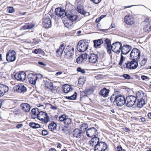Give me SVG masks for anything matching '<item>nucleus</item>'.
<instances>
[{
    "instance_id": "nucleus-41",
    "label": "nucleus",
    "mask_w": 151,
    "mask_h": 151,
    "mask_svg": "<svg viewBox=\"0 0 151 151\" xmlns=\"http://www.w3.org/2000/svg\"><path fill=\"white\" fill-rule=\"evenodd\" d=\"M89 144L90 146L94 147V151H99V148L97 147L98 146L96 144L95 145H94V143H89Z\"/></svg>"
},
{
    "instance_id": "nucleus-18",
    "label": "nucleus",
    "mask_w": 151,
    "mask_h": 151,
    "mask_svg": "<svg viewBox=\"0 0 151 151\" xmlns=\"http://www.w3.org/2000/svg\"><path fill=\"white\" fill-rule=\"evenodd\" d=\"M20 106L22 110L27 112H29L31 108L30 105L27 103L21 104Z\"/></svg>"
},
{
    "instance_id": "nucleus-27",
    "label": "nucleus",
    "mask_w": 151,
    "mask_h": 151,
    "mask_svg": "<svg viewBox=\"0 0 151 151\" xmlns=\"http://www.w3.org/2000/svg\"><path fill=\"white\" fill-rule=\"evenodd\" d=\"M77 93L75 91L74 93L70 96H64L66 99L69 100H76L77 99Z\"/></svg>"
},
{
    "instance_id": "nucleus-29",
    "label": "nucleus",
    "mask_w": 151,
    "mask_h": 151,
    "mask_svg": "<svg viewBox=\"0 0 151 151\" xmlns=\"http://www.w3.org/2000/svg\"><path fill=\"white\" fill-rule=\"evenodd\" d=\"M63 23L65 26L68 28H70L73 24L72 22L69 19L64 21Z\"/></svg>"
},
{
    "instance_id": "nucleus-4",
    "label": "nucleus",
    "mask_w": 151,
    "mask_h": 151,
    "mask_svg": "<svg viewBox=\"0 0 151 151\" xmlns=\"http://www.w3.org/2000/svg\"><path fill=\"white\" fill-rule=\"evenodd\" d=\"M130 60H131L130 61H128L123 65L122 64V65H119V67H120V68L122 69H126L134 70L136 69L138 67L137 65L135 63L134 66H132V65L135 63L132 59Z\"/></svg>"
},
{
    "instance_id": "nucleus-38",
    "label": "nucleus",
    "mask_w": 151,
    "mask_h": 151,
    "mask_svg": "<svg viewBox=\"0 0 151 151\" xmlns=\"http://www.w3.org/2000/svg\"><path fill=\"white\" fill-rule=\"evenodd\" d=\"M80 55L81 57V59L82 60L83 62H84V61L86 60V59H87V56L88 55V54L86 52L84 53L80 54Z\"/></svg>"
},
{
    "instance_id": "nucleus-44",
    "label": "nucleus",
    "mask_w": 151,
    "mask_h": 151,
    "mask_svg": "<svg viewBox=\"0 0 151 151\" xmlns=\"http://www.w3.org/2000/svg\"><path fill=\"white\" fill-rule=\"evenodd\" d=\"M55 124L56 122L53 121H52L51 122V123L49 124L48 126V128L50 131H51L50 128H52V127H53Z\"/></svg>"
},
{
    "instance_id": "nucleus-46",
    "label": "nucleus",
    "mask_w": 151,
    "mask_h": 151,
    "mask_svg": "<svg viewBox=\"0 0 151 151\" xmlns=\"http://www.w3.org/2000/svg\"><path fill=\"white\" fill-rule=\"evenodd\" d=\"M2 85L3 86H2L3 89V90H4L3 91L4 92V94L5 93L8 91L9 88L7 86L3 84H2Z\"/></svg>"
},
{
    "instance_id": "nucleus-35",
    "label": "nucleus",
    "mask_w": 151,
    "mask_h": 151,
    "mask_svg": "<svg viewBox=\"0 0 151 151\" xmlns=\"http://www.w3.org/2000/svg\"><path fill=\"white\" fill-rule=\"evenodd\" d=\"M111 44V41L108 38H106L104 40V46L106 48V47H108Z\"/></svg>"
},
{
    "instance_id": "nucleus-32",
    "label": "nucleus",
    "mask_w": 151,
    "mask_h": 151,
    "mask_svg": "<svg viewBox=\"0 0 151 151\" xmlns=\"http://www.w3.org/2000/svg\"><path fill=\"white\" fill-rule=\"evenodd\" d=\"M94 133L93 131L91 129L88 130V128H87L86 131V136L89 137L91 138L93 137V133Z\"/></svg>"
},
{
    "instance_id": "nucleus-47",
    "label": "nucleus",
    "mask_w": 151,
    "mask_h": 151,
    "mask_svg": "<svg viewBox=\"0 0 151 151\" xmlns=\"http://www.w3.org/2000/svg\"><path fill=\"white\" fill-rule=\"evenodd\" d=\"M76 62L78 64H81L83 62L82 60L81 59V57L80 55L77 58L76 60Z\"/></svg>"
},
{
    "instance_id": "nucleus-64",
    "label": "nucleus",
    "mask_w": 151,
    "mask_h": 151,
    "mask_svg": "<svg viewBox=\"0 0 151 151\" xmlns=\"http://www.w3.org/2000/svg\"><path fill=\"white\" fill-rule=\"evenodd\" d=\"M62 131L65 133H66V131H67L68 133L70 132V129H65L62 128Z\"/></svg>"
},
{
    "instance_id": "nucleus-37",
    "label": "nucleus",
    "mask_w": 151,
    "mask_h": 151,
    "mask_svg": "<svg viewBox=\"0 0 151 151\" xmlns=\"http://www.w3.org/2000/svg\"><path fill=\"white\" fill-rule=\"evenodd\" d=\"M77 10L79 13L84 15L86 14V12L82 8L81 9L80 6H77Z\"/></svg>"
},
{
    "instance_id": "nucleus-50",
    "label": "nucleus",
    "mask_w": 151,
    "mask_h": 151,
    "mask_svg": "<svg viewBox=\"0 0 151 151\" xmlns=\"http://www.w3.org/2000/svg\"><path fill=\"white\" fill-rule=\"evenodd\" d=\"M45 104L46 105H48L50 106H51L50 108V109H51L52 110H57V106H54L51 104L47 103H45Z\"/></svg>"
},
{
    "instance_id": "nucleus-55",
    "label": "nucleus",
    "mask_w": 151,
    "mask_h": 151,
    "mask_svg": "<svg viewBox=\"0 0 151 151\" xmlns=\"http://www.w3.org/2000/svg\"><path fill=\"white\" fill-rule=\"evenodd\" d=\"M84 77L83 76H81L79 78L78 81V84L79 85H82V82L84 80Z\"/></svg>"
},
{
    "instance_id": "nucleus-30",
    "label": "nucleus",
    "mask_w": 151,
    "mask_h": 151,
    "mask_svg": "<svg viewBox=\"0 0 151 151\" xmlns=\"http://www.w3.org/2000/svg\"><path fill=\"white\" fill-rule=\"evenodd\" d=\"M67 115L65 114L61 115L59 117L58 121L60 122H63L64 121L67 120Z\"/></svg>"
},
{
    "instance_id": "nucleus-7",
    "label": "nucleus",
    "mask_w": 151,
    "mask_h": 151,
    "mask_svg": "<svg viewBox=\"0 0 151 151\" xmlns=\"http://www.w3.org/2000/svg\"><path fill=\"white\" fill-rule=\"evenodd\" d=\"M27 78L29 83L33 85H36L37 77L35 76V73H31L27 75Z\"/></svg>"
},
{
    "instance_id": "nucleus-26",
    "label": "nucleus",
    "mask_w": 151,
    "mask_h": 151,
    "mask_svg": "<svg viewBox=\"0 0 151 151\" xmlns=\"http://www.w3.org/2000/svg\"><path fill=\"white\" fill-rule=\"evenodd\" d=\"M16 59V55H13L11 54V55H6V61L8 63H10L14 61Z\"/></svg>"
},
{
    "instance_id": "nucleus-49",
    "label": "nucleus",
    "mask_w": 151,
    "mask_h": 151,
    "mask_svg": "<svg viewBox=\"0 0 151 151\" xmlns=\"http://www.w3.org/2000/svg\"><path fill=\"white\" fill-rule=\"evenodd\" d=\"M2 86H3L2 84L0 83V98L4 95V93L3 91L4 90Z\"/></svg>"
},
{
    "instance_id": "nucleus-16",
    "label": "nucleus",
    "mask_w": 151,
    "mask_h": 151,
    "mask_svg": "<svg viewBox=\"0 0 151 151\" xmlns=\"http://www.w3.org/2000/svg\"><path fill=\"white\" fill-rule=\"evenodd\" d=\"M64 56L65 58L71 59L73 57V53H71L70 49L66 47L64 52Z\"/></svg>"
},
{
    "instance_id": "nucleus-22",
    "label": "nucleus",
    "mask_w": 151,
    "mask_h": 151,
    "mask_svg": "<svg viewBox=\"0 0 151 151\" xmlns=\"http://www.w3.org/2000/svg\"><path fill=\"white\" fill-rule=\"evenodd\" d=\"M128 53L127 52H124L123 50L121 51V55H120V60L119 61L118 63V65L119 66L122 65V64L124 60H125V58L124 57L123 55H126L128 54Z\"/></svg>"
},
{
    "instance_id": "nucleus-3",
    "label": "nucleus",
    "mask_w": 151,
    "mask_h": 151,
    "mask_svg": "<svg viewBox=\"0 0 151 151\" xmlns=\"http://www.w3.org/2000/svg\"><path fill=\"white\" fill-rule=\"evenodd\" d=\"M122 94H117L114 97L111 96L109 98L111 103L112 105L117 107H121V101H122L121 97Z\"/></svg>"
},
{
    "instance_id": "nucleus-5",
    "label": "nucleus",
    "mask_w": 151,
    "mask_h": 151,
    "mask_svg": "<svg viewBox=\"0 0 151 151\" xmlns=\"http://www.w3.org/2000/svg\"><path fill=\"white\" fill-rule=\"evenodd\" d=\"M13 89L14 92L19 93H24L27 91V88L24 85L21 84H17L14 86Z\"/></svg>"
},
{
    "instance_id": "nucleus-39",
    "label": "nucleus",
    "mask_w": 151,
    "mask_h": 151,
    "mask_svg": "<svg viewBox=\"0 0 151 151\" xmlns=\"http://www.w3.org/2000/svg\"><path fill=\"white\" fill-rule=\"evenodd\" d=\"M17 75V79L16 80L20 81H23V78L22 76H21L20 73H16Z\"/></svg>"
},
{
    "instance_id": "nucleus-12",
    "label": "nucleus",
    "mask_w": 151,
    "mask_h": 151,
    "mask_svg": "<svg viewBox=\"0 0 151 151\" xmlns=\"http://www.w3.org/2000/svg\"><path fill=\"white\" fill-rule=\"evenodd\" d=\"M80 129H78V134L79 136V137H81V134H84V132L87 130V128L88 127V125L87 123H84L81 124L80 126Z\"/></svg>"
},
{
    "instance_id": "nucleus-1",
    "label": "nucleus",
    "mask_w": 151,
    "mask_h": 151,
    "mask_svg": "<svg viewBox=\"0 0 151 151\" xmlns=\"http://www.w3.org/2000/svg\"><path fill=\"white\" fill-rule=\"evenodd\" d=\"M89 42L90 40L86 39L80 40L76 46V49L78 51L80 52L85 51L88 48Z\"/></svg>"
},
{
    "instance_id": "nucleus-43",
    "label": "nucleus",
    "mask_w": 151,
    "mask_h": 151,
    "mask_svg": "<svg viewBox=\"0 0 151 151\" xmlns=\"http://www.w3.org/2000/svg\"><path fill=\"white\" fill-rule=\"evenodd\" d=\"M76 71L78 72H81L82 74H85L86 72L85 69L82 68L80 67H79L77 68Z\"/></svg>"
},
{
    "instance_id": "nucleus-10",
    "label": "nucleus",
    "mask_w": 151,
    "mask_h": 151,
    "mask_svg": "<svg viewBox=\"0 0 151 151\" xmlns=\"http://www.w3.org/2000/svg\"><path fill=\"white\" fill-rule=\"evenodd\" d=\"M42 24L43 26L46 28L51 27V22L50 18L45 17L42 20Z\"/></svg>"
},
{
    "instance_id": "nucleus-51",
    "label": "nucleus",
    "mask_w": 151,
    "mask_h": 151,
    "mask_svg": "<svg viewBox=\"0 0 151 151\" xmlns=\"http://www.w3.org/2000/svg\"><path fill=\"white\" fill-rule=\"evenodd\" d=\"M35 77L37 76V80L39 79H42L43 77V76L40 73H35Z\"/></svg>"
},
{
    "instance_id": "nucleus-9",
    "label": "nucleus",
    "mask_w": 151,
    "mask_h": 151,
    "mask_svg": "<svg viewBox=\"0 0 151 151\" xmlns=\"http://www.w3.org/2000/svg\"><path fill=\"white\" fill-rule=\"evenodd\" d=\"M55 12L56 16L60 17H63L65 16H66V12L64 10L60 8H56L55 10Z\"/></svg>"
},
{
    "instance_id": "nucleus-17",
    "label": "nucleus",
    "mask_w": 151,
    "mask_h": 151,
    "mask_svg": "<svg viewBox=\"0 0 151 151\" xmlns=\"http://www.w3.org/2000/svg\"><path fill=\"white\" fill-rule=\"evenodd\" d=\"M109 92L110 90L109 89L104 87L99 92V94L104 98H106L109 96Z\"/></svg>"
},
{
    "instance_id": "nucleus-25",
    "label": "nucleus",
    "mask_w": 151,
    "mask_h": 151,
    "mask_svg": "<svg viewBox=\"0 0 151 151\" xmlns=\"http://www.w3.org/2000/svg\"><path fill=\"white\" fill-rule=\"evenodd\" d=\"M98 132H97V134H93V137H92L91 139L89 142V143H96L97 141H100V138H99L97 137V136L98 135Z\"/></svg>"
},
{
    "instance_id": "nucleus-8",
    "label": "nucleus",
    "mask_w": 151,
    "mask_h": 151,
    "mask_svg": "<svg viewBox=\"0 0 151 151\" xmlns=\"http://www.w3.org/2000/svg\"><path fill=\"white\" fill-rule=\"evenodd\" d=\"M98 55L94 53H90L88 56L89 62L92 63H95L98 60Z\"/></svg>"
},
{
    "instance_id": "nucleus-20",
    "label": "nucleus",
    "mask_w": 151,
    "mask_h": 151,
    "mask_svg": "<svg viewBox=\"0 0 151 151\" xmlns=\"http://www.w3.org/2000/svg\"><path fill=\"white\" fill-rule=\"evenodd\" d=\"M29 126L31 128L34 129H37L42 128V125L38 123L34 122H30L29 123Z\"/></svg>"
},
{
    "instance_id": "nucleus-34",
    "label": "nucleus",
    "mask_w": 151,
    "mask_h": 151,
    "mask_svg": "<svg viewBox=\"0 0 151 151\" xmlns=\"http://www.w3.org/2000/svg\"><path fill=\"white\" fill-rule=\"evenodd\" d=\"M140 56L141 53H140L139 52V54H138V55L137 56V57H136V58H132L134 62L135 63H136L138 66V62L139 61V59L140 58Z\"/></svg>"
},
{
    "instance_id": "nucleus-48",
    "label": "nucleus",
    "mask_w": 151,
    "mask_h": 151,
    "mask_svg": "<svg viewBox=\"0 0 151 151\" xmlns=\"http://www.w3.org/2000/svg\"><path fill=\"white\" fill-rule=\"evenodd\" d=\"M42 134L43 136H46L49 133V132L46 129H44L41 131Z\"/></svg>"
},
{
    "instance_id": "nucleus-42",
    "label": "nucleus",
    "mask_w": 151,
    "mask_h": 151,
    "mask_svg": "<svg viewBox=\"0 0 151 151\" xmlns=\"http://www.w3.org/2000/svg\"><path fill=\"white\" fill-rule=\"evenodd\" d=\"M11 54L13 55H16V53L15 51L14 50H9L7 53L6 55H11Z\"/></svg>"
},
{
    "instance_id": "nucleus-58",
    "label": "nucleus",
    "mask_w": 151,
    "mask_h": 151,
    "mask_svg": "<svg viewBox=\"0 0 151 151\" xmlns=\"http://www.w3.org/2000/svg\"><path fill=\"white\" fill-rule=\"evenodd\" d=\"M88 128V130H89L90 129L91 130H93L94 133L93 134H97V129L96 128V127H91Z\"/></svg>"
},
{
    "instance_id": "nucleus-2",
    "label": "nucleus",
    "mask_w": 151,
    "mask_h": 151,
    "mask_svg": "<svg viewBox=\"0 0 151 151\" xmlns=\"http://www.w3.org/2000/svg\"><path fill=\"white\" fill-rule=\"evenodd\" d=\"M122 96L121 97L122 101H121V107L123 106L124 104L125 106L129 108H131L132 107V105H130V104L132 102V100L133 99H132V95H129L127 96L125 98L124 95L122 94Z\"/></svg>"
},
{
    "instance_id": "nucleus-36",
    "label": "nucleus",
    "mask_w": 151,
    "mask_h": 151,
    "mask_svg": "<svg viewBox=\"0 0 151 151\" xmlns=\"http://www.w3.org/2000/svg\"><path fill=\"white\" fill-rule=\"evenodd\" d=\"M41 41V40H40L39 38H33L32 39V41H31L29 43H32L33 45H35L39 43Z\"/></svg>"
},
{
    "instance_id": "nucleus-13",
    "label": "nucleus",
    "mask_w": 151,
    "mask_h": 151,
    "mask_svg": "<svg viewBox=\"0 0 151 151\" xmlns=\"http://www.w3.org/2000/svg\"><path fill=\"white\" fill-rule=\"evenodd\" d=\"M143 30L146 32H149L151 30V25L148 19H146L143 22Z\"/></svg>"
},
{
    "instance_id": "nucleus-19",
    "label": "nucleus",
    "mask_w": 151,
    "mask_h": 151,
    "mask_svg": "<svg viewBox=\"0 0 151 151\" xmlns=\"http://www.w3.org/2000/svg\"><path fill=\"white\" fill-rule=\"evenodd\" d=\"M93 47L96 48H98V47L102 44L104 41L102 38L95 40H93Z\"/></svg>"
},
{
    "instance_id": "nucleus-31",
    "label": "nucleus",
    "mask_w": 151,
    "mask_h": 151,
    "mask_svg": "<svg viewBox=\"0 0 151 151\" xmlns=\"http://www.w3.org/2000/svg\"><path fill=\"white\" fill-rule=\"evenodd\" d=\"M124 50L128 52L129 53L132 49V47L130 45L128 44L124 45Z\"/></svg>"
},
{
    "instance_id": "nucleus-54",
    "label": "nucleus",
    "mask_w": 151,
    "mask_h": 151,
    "mask_svg": "<svg viewBox=\"0 0 151 151\" xmlns=\"http://www.w3.org/2000/svg\"><path fill=\"white\" fill-rule=\"evenodd\" d=\"M31 115H36V108H34L32 109L31 112Z\"/></svg>"
},
{
    "instance_id": "nucleus-56",
    "label": "nucleus",
    "mask_w": 151,
    "mask_h": 151,
    "mask_svg": "<svg viewBox=\"0 0 151 151\" xmlns=\"http://www.w3.org/2000/svg\"><path fill=\"white\" fill-rule=\"evenodd\" d=\"M19 73H20L21 76H22V75L23 76V81L25 80L26 78V73L24 71H19Z\"/></svg>"
},
{
    "instance_id": "nucleus-6",
    "label": "nucleus",
    "mask_w": 151,
    "mask_h": 151,
    "mask_svg": "<svg viewBox=\"0 0 151 151\" xmlns=\"http://www.w3.org/2000/svg\"><path fill=\"white\" fill-rule=\"evenodd\" d=\"M71 11V10H70L66 11V17L68 19L71 21L73 23L77 21L78 16L77 15L72 14Z\"/></svg>"
},
{
    "instance_id": "nucleus-61",
    "label": "nucleus",
    "mask_w": 151,
    "mask_h": 151,
    "mask_svg": "<svg viewBox=\"0 0 151 151\" xmlns=\"http://www.w3.org/2000/svg\"><path fill=\"white\" fill-rule=\"evenodd\" d=\"M107 53L109 54L110 56H112V53L111 52V51L113 52H114V50H111L110 49H108V48H106Z\"/></svg>"
},
{
    "instance_id": "nucleus-59",
    "label": "nucleus",
    "mask_w": 151,
    "mask_h": 151,
    "mask_svg": "<svg viewBox=\"0 0 151 151\" xmlns=\"http://www.w3.org/2000/svg\"><path fill=\"white\" fill-rule=\"evenodd\" d=\"M141 77V79L143 81L146 79L149 80L150 79L149 77L145 75H142Z\"/></svg>"
},
{
    "instance_id": "nucleus-62",
    "label": "nucleus",
    "mask_w": 151,
    "mask_h": 151,
    "mask_svg": "<svg viewBox=\"0 0 151 151\" xmlns=\"http://www.w3.org/2000/svg\"><path fill=\"white\" fill-rule=\"evenodd\" d=\"M94 4H98L99 3L101 0H90Z\"/></svg>"
},
{
    "instance_id": "nucleus-11",
    "label": "nucleus",
    "mask_w": 151,
    "mask_h": 151,
    "mask_svg": "<svg viewBox=\"0 0 151 151\" xmlns=\"http://www.w3.org/2000/svg\"><path fill=\"white\" fill-rule=\"evenodd\" d=\"M125 22L128 25H132L135 22V20L133 17L131 16L126 15L124 18Z\"/></svg>"
},
{
    "instance_id": "nucleus-45",
    "label": "nucleus",
    "mask_w": 151,
    "mask_h": 151,
    "mask_svg": "<svg viewBox=\"0 0 151 151\" xmlns=\"http://www.w3.org/2000/svg\"><path fill=\"white\" fill-rule=\"evenodd\" d=\"M120 77H123L125 79L128 80L130 78V75L128 74H123L120 76Z\"/></svg>"
},
{
    "instance_id": "nucleus-33",
    "label": "nucleus",
    "mask_w": 151,
    "mask_h": 151,
    "mask_svg": "<svg viewBox=\"0 0 151 151\" xmlns=\"http://www.w3.org/2000/svg\"><path fill=\"white\" fill-rule=\"evenodd\" d=\"M78 129L75 128L74 129L73 132V136L77 138L78 137L79 138V136L80 135H79V134H78Z\"/></svg>"
},
{
    "instance_id": "nucleus-15",
    "label": "nucleus",
    "mask_w": 151,
    "mask_h": 151,
    "mask_svg": "<svg viewBox=\"0 0 151 151\" xmlns=\"http://www.w3.org/2000/svg\"><path fill=\"white\" fill-rule=\"evenodd\" d=\"M139 52L140 53L141 52L138 49L135 48L132 49L130 54L129 60L132 59V58L137 57L138 54Z\"/></svg>"
},
{
    "instance_id": "nucleus-24",
    "label": "nucleus",
    "mask_w": 151,
    "mask_h": 151,
    "mask_svg": "<svg viewBox=\"0 0 151 151\" xmlns=\"http://www.w3.org/2000/svg\"><path fill=\"white\" fill-rule=\"evenodd\" d=\"M32 52L36 54H41L43 56H44L45 54V52L40 48L34 49L32 50Z\"/></svg>"
},
{
    "instance_id": "nucleus-28",
    "label": "nucleus",
    "mask_w": 151,
    "mask_h": 151,
    "mask_svg": "<svg viewBox=\"0 0 151 151\" xmlns=\"http://www.w3.org/2000/svg\"><path fill=\"white\" fill-rule=\"evenodd\" d=\"M44 115L45 116L44 117V118H42V122H43L45 124H47L50 121L49 116L46 111H45Z\"/></svg>"
},
{
    "instance_id": "nucleus-63",
    "label": "nucleus",
    "mask_w": 151,
    "mask_h": 151,
    "mask_svg": "<svg viewBox=\"0 0 151 151\" xmlns=\"http://www.w3.org/2000/svg\"><path fill=\"white\" fill-rule=\"evenodd\" d=\"M131 120L133 121L134 122V121H138L139 119V118H137L135 117H131L130 118Z\"/></svg>"
},
{
    "instance_id": "nucleus-60",
    "label": "nucleus",
    "mask_w": 151,
    "mask_h": 151,
    "mask_svg": "<svg viewBox=\"0 0 151 151\" xmlns=\"http://www.w3.org/2000/svg\"><path fill=\"white\" fill-rule=\"evenodd\" d=\"M15 115H17L19 117V114L21 113V110L17 108H16V111L15 112Z\"/></svg>"
},
{
    "instance_id": "nucleus-23",
    "label": "nucleus",
    "mask_w": 151,
    "mask_h": 151,
    "mask_svg": "<svg viewBox=\"0 0 151 151\" xmlns=\"http://www.w3.org/2000/svg\"><path fill=\"white\" fill-rule=\"evenodd\" d=\"M43 82H45V88L51 90V88H52V87L53 86V83L50 81V80H49V81H45L44 80Z\"/></svg>"
},
{
    "instance_id": "nucleus-14",
    "label": "nucleus",
    "mask_w": 151,
    "mask_h": 151,
    "mask_svg": "<svg viewBox=\"0 0 151 151\" xmlns=\"http://www.w3.org/2000/svg\"><path fill=\"white\" fill-rule=\"evenodd\" d=\"M72 86V85L68 84H63L62 87L63 92L65 93H67L73 90Z\"/></svg>"
},
{
    "instance_id": "nucleus-40",
    "label": "nucleus",
    "mask_w": 151,
    "mask_h": 151,
    "mask_svg": "<svg viewBox=\"0 0 151 151\" xmlns=\"http://www.w3.org/2000/svg\"><path fill=\"white\" fill-rule=\"evenodd\" d=\"M143 100V97L142 96L138 100L137 104V106L138 108H141L142 107V106H141V103L142 101Z\"/></svg>"
},
{
    "instance_id": "nucleus-52",
    "label": "nucleus",
    "mask_w": 151,
    "mask_h": 151,
    "mask_svg": "<svg viewBox=\"0 0 151 151\" xmlns=\"http://www.w3.org/2000/svg\"><path fill=\"white\" fill-rule=\"evenodd\" d=\"M116 150L117 151H126L125 149L122 148L121 145H119L116 147Z\"/></svg>"
},
{
    "instance_id": "nucleus-53",
    "label": "nucleus",
    "mask_w": 151,
    "mask_h": 151,
    "mask_svg": "<svg viewBox=\"0 0 151 151\" xmlns=\"http://www.w3.org/2000/svg\"><path fill=\"white\" fill-rule=\"evenodd\" d=\"M60 88L59 86L57 87V86H54L52 87L51 88V91H52V90L56 91L57 92H58L60 90Z\"/></svg>"
},
{
    "instance_id": "nucleus-21",
    "label": "nucleus",
    "mask_w": 151,
    "mask_h": 151,
    "mask_svg": "<svg viewBox=\"0 0 151 151\" xmlns=\"http://www.w3.org/2000/svg\"><path fill=\"white\" fill-rule=\"evenodd\" d=\"M95 89V88L94 86L90 87L89 88L85 89L83 92L85 95H90L93 93Z\"/></svg>"
},
{
    "instance_id": "nucleus-57",
    "label": "nucleus",
    "mask_w": 151,
    "mask_h": 151,
    "mask_svg": "<svg viewBox=\"0 0 151 151\" xmlns=\"http://www.w3.org/2000/svg\"><path fill=\"white\" fill-rule=\"evenodd\" d=\"M7 11L9 13H12L14 12V10L13 7L10 6L7 9Z\"/></svg>"
}]
</instances>
